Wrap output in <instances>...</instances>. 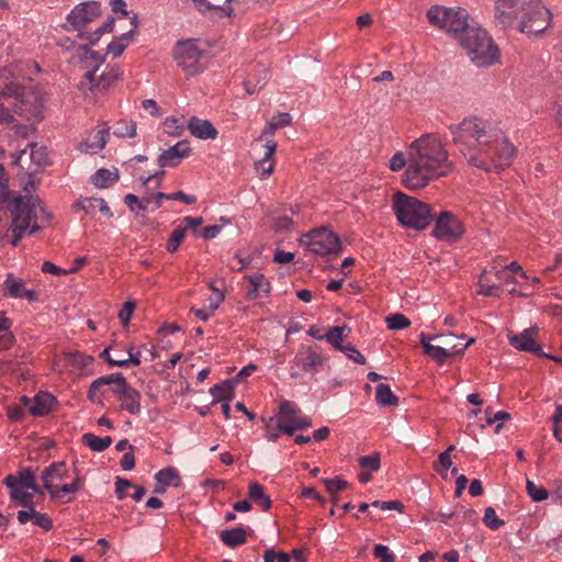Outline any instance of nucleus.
I'll return each instance as SVG.
<instances>
[{"label":"nucleus","mask_w":562,"mask_h":562,"mask_svg":"<svg viewBox=\"0 0 562 562\" xmlns=\"http://www.w3.org/2000/svg\"><path fill=\"white\" fill-rule=\"evenodd\" d=\"M277 418L283 424L278 426L282 434L289 436H293L296 430L307 429L312 426L311 418L301 415L297 404L288 400L280 403Z\"/></svg>","instance_id":"2eb2a0df"},{"label":"nucleus","mask_w":562,"mask_h":562,"mask_svg":"<svg viewBox=\"0 0 562 562\" xmlns=\"http://www.w3.org/2000/svg\"><path fill=\"white\" fill-rule=\"evenodd\" d=\"M346 355V357L358 364L366 363V357L356 348V346L348 344L341 350Z\"/></svg>","instance_id":"69168bd1"},{"label":"nucleus","mask_w":562,"mask_h":562,"mask_svg":"<svg viewBox=\"0 0 562 562\" xmlns=\"http://www.w3.org/2000/svg\"><path fill=\"white\" fill-rule=\"evenodd\" d=\"M101 15V4L97 1H87L77 4L67 15V22L71 29L78 31L80 38H86L90 45H94L102 34L110 33L114 27V18H109L93 32H86L87 26Z\"/></svg>","instance_id":"0eeeda50"},{"label":"nucleus","mask_w":562,"mask_h":562,"mask_svg":"<svg viewBox=\"0 0 562 562\" xmlns=\"http://www.w3.org/2000/svg\"><path fill=\"white\" fill-rule=\"evenodd\" d=\"M14 140L9 142V146L14 149V153L11 154L12 164L15 166H22L23 156L27 154V149H30V160L31 164L35 167H43L48 162V154L45 146H40L36 143L29 142L25 144L23 148H21L20 144H14Z\"/></svg>","instance_id":"f3484780"},{"label":"nucleus","mask_w":562,"mask_h":562,"mask_svg":"<svg viewBox=\"0 0 562 562\" xmlns=\"http://www.w3.org/2000/svg\"><path fill=\"white\" fill-rule=\"evenodd\" d=\"M328 358L317 345L301 346L290 362V376L300 378L303 373L316 374L323 370Z\"/></svg>","instance_id":"9d476101"},{"label":"nucleus","mask_w":562,"mask_h":562,"mask_svg":"<svg viewBox=\"0 0 562 562\" xmlns=\"http://www.w3.org/2000/svg\"><path fill=\"white\" fill-rule=\"evenodd\" d=\"M187 128L192 136L199 139H215L217 137V130L209 120H202L196 116H192L187 124Z\"/></svg>","instance_id":"a878e982"},{"label":"nucleus","mask_w":562,"mask_h":562,"mask_svg":"<svg viewBox=\"0 0 562 562\" xmlns=\"http://www.w3.org/2000/svg\"><path fill=\"white\" fill-rule=\"evenodd\" d=\"M119 180V176L109 169L101 168L92 176V182L98 188H109Z\"/></svg>","instance_id":"49530a36"},{"label":"nucleus","mask_w":562,"mask_h":562,"mask_svg":"<svg viewBox=\"0 0 562 562\" xmlns=\"http://www.w3.org/2000/svg\"><path fill=\"white\" fill-rule=\"evenodd\" d=\"M133 484L130 480L117 476L115 479V495L119 499L126 497V490L132 487Z\"/></svg>","instance_id":"774afa93"},{"label":"nucleus","mask_w":562,"mask_h":562,"mask_svg":"<svg viewBox=\"0 0 562 562\" xmlns=\"http://www.w3.org/2000/svg\"><path fill=\"white\" fill-rule=\"evenodd\" d=\"M550 10L540 0H528L518 30L526 34H541L551 26Z\"/></svg>","instance_id":"f8f14e48"},{"label":"nucleus","mask_w":562,"mask_h":562,"mask_svg":"<svg viewBox=\"0 0 562 562\" xmlns=\"http://www.w3.org/2000/svg\"><path fill=\"white\" fill-rule=\"evenodd\" d=\"M9 209L12 213L11 224L19 231L26 232L27 235H33L49 224V214L37 196H15L10 203Z\"/></svg>","instance_id":"20e7f679"},{"label":"nucleus","mask_w":562,"mask_h":562,"mask_svg":"<svg viewBox=\"0 0 562 562\" xmlns=\"http://www.w3.org/2000/svg\"><path fill=\"white\" fill-rule=\"evenodd\" d=\"M155 480L159 485L164 486H173V487H180L182 484V480L179 475V472L177 469L172 467H167L161 470H159L155 474Z\"/></svg>","instance_id":"58836bf2"},{"label":"nucleus","mask_w":562,"mask_h":562,"mask_svg":"<svg viewBox=\"0 0 562 562\" xmlns=\"http://www.w3.org/2000/svg\"><path fill=\"white\" fill-rule=\"evenodd\" d=\"M68 475V469L65 462H54L48 465L41 475L44 488L49 493L60 484Z\"/></svg>","instance_id":"4be33fe9"},{"label":"nucleus","mask_w":562,"mask_h":562,"mask_svg":"<svg viewBox=\"0 0 562 562\" xmlns=\"http://www.w3.org/2000/svg\"><path fill=\"white\" fill-rule=\"evenodd\" d=\"M56 404V397L47 392H40L34 396L29 412L32 416H44L48 414Z\"/></svg>","instance_id":"c756f323"},{"label":"nucleus","mask_w":562,"mask_h":562,"mask_svg":"<svg viewBox=\"0 0 562 562\" xmlns=\"http://www.w3.org/2000/svg\"><path fill=\"white\" fill-rule=\"evenodd\" d=\"M537 327H530L517 335L509 336V344L520 351L532 352L541 356L543 353L541 345L537 342Z\"/></svg>","instance_id":"6ab92c4d"},{"label":"nucleus","mask_w":562,"mask_h":562,"mask_svg":"<svg viewBox=\"0 0 562 562\" xmlns=\"http://www.w3.org/2000/svg\"><path fill=\"white\" fill-rule=\"evenodd\" d=\"M206 49L199 40L188 38L178 41L173 47V59L187 75L193 76L203 70L201 60L205 57Z\"/></svg>","instance_id":"9b49d317"},{"label":"nucleus","mask_w":562,"mask_h":562,"mask_svg":"<svg viewBox=\"0 0 562 562\" xmlns=\"http://www.w3.org/2000/svg\"><path fill=\"white\" fill-rule=\"evenodd\" d=\"M437 339V336L427 335L425 333L419 334V341L424 348V351L438 364H443L449 356V349L442 348L440 345H432L431 341Z\"/></svg>","instance_id":"bb28decb"},{"label":"nucleus","mask_w":562,"mask_h":562,"mask_svg":"<svg viewBox=\"0 0 562 562\" xmlns=\"http://www.w3.org/2000/svg\"><path fill=\"white\" fill-rule=\"evenodd\" d=\"M113 135L116 137H134L136 136V123L131 120H120L113 126Z\"/></svg>","instance_id":"de8ad7c7"},{"label":"nucleus","mask_w":562,"mask_h":562,"mask_svg":"<svg viewBox=\"0 0 562 562\" xmlns=\"http://www.w3.org/2000/svg\"><path fill=\"white\" fill-rule=\"evenodd\" d=\"M191 146L188 140H180L170 148L164 150L158 157V165L161 168L175 167L191 154Z\"/></svg>","instance_id":"aec40b11"},{"label":"nucleus","mask_w":562,"mask_h":562,"mask_svg":"<svg viewBox=\"0 0 562 562\" xmlns=\"http://www.w3.org/2000/svg\"><path fill=\"white\" fill-rule=\"evenodd\" d=\"M115 382L111 385V391L120 398L131 386L122 373H113Z\"/></svg>","instance_id":"052dcab7"},{"label":"nucleus","mask_w":562,"mask_h":562,"mask_svg":"<svg viewBox=\"0 0 562 562\" xmlns=\"http://www.w3.org/2000/svg\"><path fill=\"white\" fill-rule=\"evenodd\" d=\"M236 379L225 380L222 383L215 384L210 389V394L213 396L212 405L232 401L235 395Z\"/></svg>","instance_id":"2f4dec72"},{"label":"nucleus","mask_w":562,"mask_h":562,"mask_svg":"<svg viewBox=\"0 0 562 562\" xmlns=\"http://www.w3.org/2000/svg\"><path fill=\"white\" fill-rule=\"evenodd\" d=\"M80 487V477L77 476L72 482L58 484L54 490H52L48 494L53 499H60L63 503H69L74 499L75 495Z\"/></svg>","instance_id":"c9c22d12"},{"label":"nucleus","mask_w":562,"mask_h":562,"mask_svg":"<svg viewBox=\"0 0 562 562\" xmlns=\"http://www.w3.org/2000/svg\"><path fill=\"white\" fill-rule=\"evenodd\" d=\"M460 44L477 67H488L499 61L498 46L488 33L476 24L461 37Z\"/></svg>","instance_id":"6e6552de"},{"label":"nucleus","mask_w":562,"mask_h":562,"mask_svg":"<svg viewBox=\"0 0 562 562\" xmlns=\"http://www.w3.org/2000/svg\"><path fill=\"white\" fill-rule=\"evenodd\" d=\"M265 562H290L291 557L289 553L283 551H274L273 549H268L263 553Z\"/></svg>","instance_id":"e2e57ef3"},{"label":"nucleus","mask_w":562,"mask_h":562,"mask_svg":"<svg viewBox=\"0 0 562 562\" xmlns=\"http://www.w3.org/2000/svg\"><path fill=\"white\" fill-rule=\"evenodd\" d=\"M11 502L29 509L34 506V497L26 488L8 487Z\"/></svg>","instance_id":"79ce46f5"},{"label":"nucleus","mask_w":562,"mask_h":562,"mask_svg":"<svg viewBox=\"0 0 562 562\" xmlns=\"http://www.w3.org/2000/svg\"><path fill=\"white\" fill-rule=\"evenodd\" d=\"M3 483L7 487H22L32 490L36 493H42L40 487L35 483L34 472L30 468H25L19 471L16 474L8 475Z\"/></svg>","instance_id":"393cba45"},{"label":"nucleus","mask_w":562,"mask_h":562,"mask_svg":"<svg viewBox=\"0 0 562 562\" xmlns=\"http://www.w3.org/2000/svg\"><path fill=\"white\" fill-rule=\"evenodd\" d=\"M490 272H493L495 280L498 282L497 284H512L514 283V278L509 276V273L503 268L502 265L493 263L490 268Z\"/></svg>","instance_id":"13d9d810"},{"label":"nucleus","mask_w":562,"mask_h":562,"mask_svg":"<svg viewBox=\"0 0 562 562\" xmlns=\"http://www.w3.org/2000/svg\"><path fill=\"white\" fill-rule=\"evenodd\" d=\"M265 153L263 158L255 164L256 169L260 171L261 178L267 179L273 171V155L277 149V144L274 140L270 139L265 144Z\"/></svg>","instance_id":"72a5a7b5"},{"label":"nucleus","mask_w":562,"mask_h":562,"mask_svg":"<svg viewBox=\"0 0 562 562\" xmlns=\"http://www.w3.org/2000/svg\"><path fill=\"white\" fill-rule=\"evenodd\" d=\"M162 125L165 133L173 137L181 136L186 131L184 124L180 121V119L175 116L165 119Z\"/></svg>","instance_id":"09e8293b"},{"label":"nucleus","mask_w":562,"mask_h":562,"mask_svg":"<svg viewBox=\"0 0 562 562\" xmlns=\"http://www.w3.org/2000/svg\"><path fill=\"white\" fill-rule=\"evenodd\" d=\"M0 134L27 139L42 120V95L33 87L20 83L16 66L0 69Z\"/></svg>","instance_id":"f03ea898"},{"label":"nucleus","mask_w":562,"mask_h":562,"mask_svg":"<svg viewBox=\"0 0 562 562\" xmlns=\"http://www.w3.org/2000/svg\"><path fill=\"white\" fill-rule=\"evenodd\" d=\"M83 55L81 56V66L85 69L83 79L79 88L82 91L92 93H102L106 91L121 76L116 66H108L105 70L97 78L95 72L104 63V55L93 52L86 45L81 46Z\"/></svg>","instance_id":"39448f33"},{"label":"nucleus","mask_w":562,"mask_h":562,"mask_svg":"<svg viewBox=\"0 0 562 562\" xmlns=\"http://www.w3.org/2000/svg\"><path fill=\"white\" fill-rule=\"evenodd\" d=\"M300 241L310 252L318 256L338 254L341 249L338 235L326 227H319L304 234Z\"/></svg>","instance_id":"ddd939ff"},{"label":"nucleus","mask_w":562,"mask_h":562,"mask_svg":"<svg viewBox=\"0 0 562 562\" xmlns=\"http://www.w3.org/2000/svg\"><path fill=\"white\" fill-rule=\"evenodd\" d=\"M249 497L255 504L261 506L263 510L271 508V499L265 493V488L261 484L254 482L249 485Z\"/></svg>","instance_id":"c03bdc74"},{"label":"nucleus","mask_w":562,"mask_h":562,"mask_svg":"<svg viewBox=\"0 0 562 562\" xmlns=\"http://www.w3.org/2000/svg\"><path fill=\"white\" fill-rule=\"evenodd\" d=\"M220 539L228 548H236L246 543L247 535L244 528L237 527L223 530L220 533Z\"/></svg>","instance_id":"4c0bfd02"},{"label":"nucleus","mask_w":562,"mask_h":562,"mask_svg":"<svg viewBox=\"0 0 562 562\" xmlns=\"http://www.w3.org/2000/svg\"><path fill=\"white\" fill-rule=\"evenodd\" d=\"M82 443L92 451L102 452L111 446L112 438L110 436L98 437L92 432H86L82 436Z\"/></svg>","instance_id":"ea45409f"},{"label":"nucleus","mask_w":562,"mask_h":562,"mask_svg":"<svg viewBox=\"0 0 562 562\" xmlns=\"http://www.w3.org/2000/svg\"><path fill=\"white\" fill-rule=\"evenodd\" d=\"M109 139V128H100L92 132L86 142L80 144V150L87 154H98L101 151Z\"/></svg>","instance_id":"c85d7f7f"},{"label":"nucleus","mask_w":562,"mask_h":562,"mask_svg":"<svg viewBox=\"0 0 562 562\" xmlns=\"http://www.w3.org/2000/svg\"><path fill=\"white\" fill-rule=\"evenodd\" d=\"M484 525L491 530H497L504 526L505 521L497 517L496 512L493 507H486L483 516Z\"/></svg>","instance_id":"4d7b16f0"},{"label":"nucleus","mask_w":562,"mask_h":562,"mask_svg":"<svg viewBox=\"0 0 562 562\" xmlns=\"http://www.w3.org/2000/svg\"><path fill=\"white\" fill-rule=\"evenodd\" d=\"M279 425H283V424L277 417H272L268 422H266L263 431H265V438L268 441L276 442L279 439L280 434H282L280 428L278 427Z\"/></svg>","instance_id":"8fccbe9b"},{"label":"nucleus","mask_w":562,"mask_h":562,"mask_svg":"<svg viewBox=\"0 0 562 562\" xmlns=\"http://www.w3.org/2000/svg\"><path fill=\"white\" fill-rule=\"evenodd\" d=\"M427 18L431 25L445 30L459 41L476 24L463 8L432 5L427 11Z\"/></svg>","instance_id":"1a4fd4ad"},{"label":"nucleus","mask_w":562,"mask_h":562,"mask_svg":"<svg viewBox=\"0 0 562 562\" xmlns=\"http://www.w3.org/2000/svg\"><path fill=\"white\" fill-rule=\"evenodd\" d=\"M373 555L380 559V562H395V557L390 552L389 547L384 544H375L373 548Z\"/></svg>","instance_id":"338daca9"},{"label":"nucleus","mask_w":562,"mask_h":562,"mask_svg":"<svg viewBox=\"0 0 562 562\" xmlns=\"http://www.w3.org/2000/svg\"><path fill=\"white\" fill-rule=\"evenodd\" d=\"M453 170L454 164L449 159L442 139L437 134H425L409 146L408 167L402 183L408 190H419Z\"/></svg>","instance_id":"7ed1b4c3"},{"label":"nucleus","mask_w":562,"mask_h":562,"mask_svg":"<svg viewBox=\"0 0 562 562\" xmlns=\"http://www.w3.org/2000/svg\"><path fill=\"white\" fill-rule=\"evenodd\" d=\"M465 233L462 220L449 211H442L435 218L431 235L442 241L454 243L460 240Z\"/></svg>","instance_id":"4468645a"},{"label":"nucleus","mask_w":562,"mask_h":562,"mask_svg":"<svg viewBox=\"0 0 562 562\" xmlns=\"http://www.w3.org/2000/svg\"><path fill=\"white\" fill-rule=\"evenodd\" d=\"M111 351H116V347L110 346L105 348L101 352V358L105 360L111 367H120V368H127L130 366H139L140 360V351H135V348L133 345H128L124 351L127 353V357H112Z\"/></svg>","instance_id":"412c9836"},{"label":"nucleus","mask_w":562,"mask_h":562,"mask_svg":"<svg viewBox=\"0 0 562 562\" xmlns=\"http://www.w3.org/2000/svg\"><path fill=\"white\" fill-rule=\"evenodd\" d=\"M323 482L330 494H336L348 486L347 481L339 476H335L331 479H323Z\"/></svg>","instance_id":"680f3d73"},{"label":"nucleus","mask_w":562,"mask_h":562,"mask_svg":"<svg viewBox=\"0 0 562 562\" xmlns=\"http://www.w3.org/2000/svg\"><path fill=\"white\" fill-rule=\"evenodd\" d=\"M140 393L130 386L128 390L119 398L121 401L122 409L128 412L132 415H138L140 413Z\"/></svg>","instance_id":"e433bc0d"},{"label":"nucleus","mask_w":562,"mask_h":562,"mask_svg":"<svg viewBox=\"0 0 562 562\" xmlns=\"http://www.w3.org/2000/svg\"><path fill=\"white\" fill-rule=\"evenodd\" d=\"M437 339L440 340V346L442 348L449 349V356L454 357L463 353V351L474 342L473 338L467 339L465 335H461L460 337H456L452 334L448 335H436Z\"/></svg>","instance_id":"cd10ccee"},{"label":"nucleus","mask_w":562,"mask_h":562,"mask_svg":"<svg viewBox=\"0 0 562 562\" xmlns=\"http://www.w3.org/2000/svg\"><path fill=\"white\" fill-rule=\"evenodd\" d=\"M124 203L127 205L130 211L136 215L147 212V205L143 202V199H139L133 193L125 195Z\"/></svg>","instance_id":"6e6d98bb"},{"label":"nucleus","mask_w":562,"mask_h":562,"mask_svg":"<svg viewBox=\"0 0 562 562\" xmlns=\"http://www.w3.org/2000/svg\"><path fill=\"white\" fill-rule=\"evenodd\" d=\"M387 328L391 330H401L411 325V321L403 314H391L385 319Z\"/></svg>","instance_id":"5fc2aeb1"},{"label":"nucleus","mask_w":562,"mask_h":562,"mask_svg":"<svg viewBox=\"0 0 562 562\" xmlns=\"http://www.w3.org/2000/svg\"><path fill=\"white\" fill-rule=\"evenodd\" d=\"M186 234H187V227L179 226V227L175 228L173 232L171 233L170 237L167 240V245H166L167 250L171 254L176 252L177 249L179 248V246L181 245V243L183 241Z\"/></svg>","instance_id":"603ef678"},{"label":"nucleus","mask_w":562,"mask_h":562,"mask_svg":"<svg viewBox=\"0 0 562 562\" xmlns=\"http://www.w3.org/2000/svg\"><path fill=\"white\" fill-rule=\"evenodd\" d=\"M3 284L5 288L4 296L24 299L29 302L37 300V293L34 290L26 289L24 281L14 278L12 274H8Z\"/></svg>","instance_id":"5701e85b"},{"label":"nucleus","mask_w":562,"mask_h":562,"mask_svg":"<svg viewBox=\"0 0 562 562\" xmlns=\"http://www.w3.org/2000/svg\"><path fill=\"white\" fill-rule=\"evenodd\" d=\"M93 363L91 356L85 355L80 351H65L56 360V367L60 372L70 374H82Z\"/></svg>","instance_id":"a211bd4d"},{"label":"nucleus","mask_w":562,"mask_h":562,"mask_svg":"<svg viewBox=\"0 0 562 562\" xmlns=\"http://www.w3.org/2000/svg\"><path fill=\"white\" fill-rule=\"evenodd\" d=\"M405 166L406 168L408 167V157L406 158L402 151L395 153L389 161V167L392 171H400Z\"/></svg>","instance_id":"0e129e2a"},{"label":"nucleus","mask_w":562,"mask_h":562,"mask_svg":"<svg viewBox=\"0 0 562 562\" xmlns=\"http://www.w3.org/2000/svg\"><path fill=\"white\" fill-rule=\"evenodd\" d=\"M245 278L248 280L250 284V290L247 292V299L254 300L260 295H267L271 291L270 282L266 279V277L256 272L254 274H247Z\"/></svg>","instance_id":"7c9ffc66"},{"label":"nucleus","mask_w":562,"mask_h":562,"mask_svg":"<svg viewBox=\"0 0 562 562\" xmlns=\"http://www.w3.org/2000/svg\"><path fill=\"white\" fill-rule=\"evenodd\" d=\"M448 130L452 144L468 164L486 172L504 170L516 155V147L495 121L470 115L450 124Z\"/></svg>","instance_id":"f257e3e1"},{"label":"nucleus","mask_w":562,"mask_h":562,"mask_svg":"<svg viewBox=\"0 0 562 562\" xmlns=\"http://www.w3.org/2000/svg\"><path fill=\"white\" fill-rule=\"evenodd\" d=\"M528 0H496L494 18L503 26H512L521 20Z\"/></svg>","instance_id":"dca6fc26"},{"label":"nucleus","mask_w":562,"mask_h":562,"mask_svg":"<svg viewBox=\"0 0 562 562\" xmlns=\"http://www.w3.org/2000/svg\"><path fill=\"white\" fill-rule=\"evenodd\" d=\"M194 8L202 14L214 11L218 18H229L233 14L232 0H224V5L214 4L209 0H190Z\"/></svg>","instance_id":"473e14b6"},{"label":"nucleus","mask_w":562,"mask_h":562,"mask_svg":"<svg viewBox=\"0 0 562 562\" xmlns=\"http://www.w3.org/2000/svg\"><path fill=\"white\" fill-rule=\"evenodd\" d=\"M291 115L289 113H280L277 119H273L263 131V135L273 134L277 128L286 126L291 123Z\"/></svg>","instance_id":"bf43d9fd"},{"label":"nucleus","mask_w":562,"mask_h":562,"mask_svg":"<svg viewBox=\"0 0 562 562\" xmlns=\"http://www.w3.org/2000/svg\"><path fill=\"white\" fill-rule=\"evenodd\" d=\"M345 331H350V328L347 325L335 326L329 328V330L325 334V340L331 345L336 350L341 351L346 345H342V340L345 338Z\"/></svg>","instance_id":"a18cd8bd"},{"label":"nucleus","mask_w":562,"mask_h":562,"mask_svg":"<svg viewBox=\"0 0 562 562\" xmlns=\"http://www.w3.org/2000/svg\"><path fill=\"white\" fill-rule=\"evenodd\" d=\"M526 491L529 497L533 502H543L549 497L548 491L542 486H537L535 482L527 480L526 482Z\"/></svg>","instance_id":"864d4df0"},{"label":"nucleus","mask_w":562,"mask_h":562,"mask_svg":"<svg viewBox=\"0 0 562 562\" xmlns=\"http://www.w3.org/2000/svg\"><path fill=\"white\" fill-rule=\"evenodd\" d=\"M392 211L398 224L407 229L424 231L432 220L427 203L401 191L392 196Z\"/></svg>","instance_id":"423d86ee"},{"label":"nucleus","mask_w":562,"mask_h":562,"mask_svg":"<svg viewBox=\"0 0 562 562\" xmlns=\"http://www.w3.org/2000/svg\"><path fill=\"white\" fill-rule=\"evenodd\" d=\"M375 401L380 406H395L398 403L397 396L393 393L390 385L380 383L375 391Z\"/></svg>","instance_id":"37998d69"},{"label":"nucleus","mask_w":562,"mask_h":562,"mask_svg":"<svg viewBox=\"0 0 562 562\" xmlns=\"http://www.w3.org/2000/svg\"><path fill=\"white\" fill-rule=\"evenodd\" d=\"M19 524L25 525L32 522L33 525L49 531L53 529L54 524L50 516L46 513H41L35 509V505L29 509H21L16 513Z\"/></svg>","instance_id":"b1692460"},{"label":"nucleus","mask_w":562,"mask_h":562,"mask_svg":"<svg viewBox=\"0 0 562 562\" xmlns=\"http://www.w3.org/2000/svg\"><path fill=\"white\" fill-rule=\"evenodd\" d=\"M359 465L370 472H376L381 468V457L379 452H373L369 456H363L358 459Z\"/></svg>","instance_id":"3c124183"},{"label":"nucleus","mask_w":562,"mask_h":562,"mask_svg":"<svg viewBox=\"0 0 562 562\" xmlns=\"http://www.w3.org/2000/svg\"><path fill=\"white\" fill-rule=\"evenodd\" d=\"M132 24L134 26L133 30L123 34L121 37L113 40L108 45L109 54H112L114 57H119L123 54L124 49L126 48L130 34L133 33L135 31V29L137 27V15L136 14H134L132 18Z\"/></svg>","instance_id":"a19ab883"},{"label":"nucleus","mask_w":562,"mask_h":562,"mask_svg":"<svg viewBox=\"0 0 562 562\" xmlns=\"http://www.w3.org/2000/svg\"><path fill=\"white\" fill-rule=\"evenodd\" d=\"M300 211H301L300 205L294 204V205H290V207H289L290 215L286 213L274 215L272 218L273 229L277 233L289 232V231L293 229L295 226L293 216H297L300 214Z\"/></svg>","instance_id":"f704fd0d"}]
</instances>
